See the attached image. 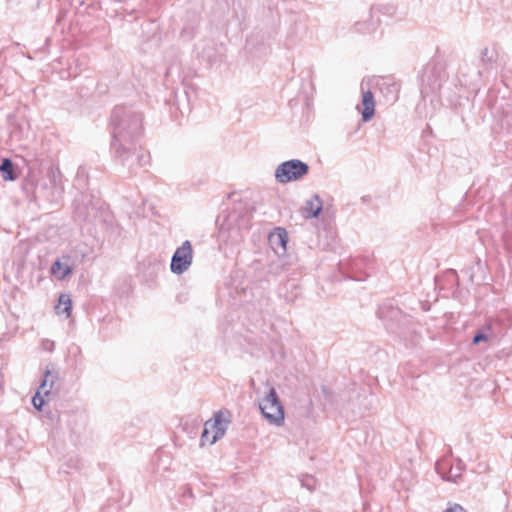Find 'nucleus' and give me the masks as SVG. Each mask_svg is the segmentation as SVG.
Segmentation results:
<instances>
[{"label":"nucleus","instance_id":"10","mask_svg":"<svg viewBox=\"0 0 512 512\" xmlns=\"http://www.w3.org/2000/svg\"><path fill=\"white\" fill-rule=\"evenodd\" d=\"M323 209V202L319 195L315 194L306 200L301 208L302 216L305 219L317 218Z\"/></svg>","mask_w":512,"mask_h":512},{"label":"nucleus","instance_id":"2","mask_svg":"<svg viewBox=\"0 0 512 512\" xmlns=\"http://www.w3.org/2000/svg\"><path fill=\"white\" fill-rule=\"evenodd\" d=\"M309 165L300 159H291L279 164L275 170V179L281 184L295 182L309 173Z\"/></svg>","mask_w":512,"mask_h":512},{"label":"nucleus","instance_id":"27","mask_svg":"<svg viewBox=\"0 0 512 512\" xmlns=\"http://www.w3.org/2000/svg\"><path fill=\"white\" fill-rule=\"evenodd\" d=\"M190 494H191L190 490L188 492H184V495H190Z\"/></svg>","mask_w":512,"mask_h":512},{"label":"nucleus","instance_id":"22","mask_svg":"<svg viewBox=\"0 0 512 512\" xmlns=\"http://www.w3.org/2000/svg\"><path fill=\"white\" fill-rule=\"evenodd\" d=\"M277 238H278V244L285 249L286 244H287V233H286V231L284 229L279 228L278 229Z\"/></svg>","mask_w":512,"mask_h":512},{"label":"nucleus","instance_id":"9","mask_svg":"<svg viewBox=\"0 0 512 512\" xmlns=\"http://www.w3.org/2000/svg\"><path fill=\"white\" fill-rule=\"evenodd\" d=\"M361 91H362V109L357 106V109L360 111L363 122H369L374 114H375V101L374 95L371 90L368 88L365 90V83H361Z\"/></svg>","mask_w":512,"mask_h":512},{"label":"nucleus","instance_id":"8","mask_svg":"<svg viewBox=\"0 0 512 512\" xmlns=\"http://www.w3.org/2000/svg\"><path fill=\"white\" fill-rule=\"evenodd\" d=\"M375 87L384 97L386 103H394L398 99L399 84L392 77L375 78Z\"/></svg>","mask_w":512,"mask_h":512},{"label":"nucleus","instance_id":"25","mask_svg":"<svg viewBox=\"0 0 512 512\" xmlns=\"http://www.w3.org/2000/svg\"><path fill=\"white\" fill-rule=\"evenodd\" d=\"M378 313H379L380 318H384V313H385L384 308H380Z\"/></svg>","mask_w":512,"mask_h":512},{"label":"nucleus","instance_id":"3","mask_svg":"<svg viewBox=\"0 0 512 512\" xmlns=\"http://www.w3.org/2000/svg\"><path fill=\"white\" fill-rule=\"evenodd\" d=\"M259 408L270 424L281 426L284 423V408L274 387L269 388L265 397L259 403Z\"/></svg>","mask_w":512,"mask_h":512},{"label":"nucleus","instance_id":"11","mask_svg":"<svg viewBox=\"0 0 512 512\" xmlns=\"http://www.w3.org/2000/svg\"><path fill=\"white\" fill-rule=\"evenodd\" d=\"M73 271L71 265V256L63 255L61 258L57 259L51 266V273L56 278L62 280L70 275Z\"/></svg>","mask_w":512,"mask_h":512},{"label":"nucleus","instance_id":"7","mask_svg":"<svg viewBox=\"0 0 512 512\" xmlns=\"http://www.w3.org/2000/svg\"><path fill=\"white\" fill-rule=\"evenodd\" d=\"M57 379V373H53L49 366H47L44 371V378L32 398V404L36 410L41 411L44 404L50 400L52 389Z\"/></svg>","mask_w":512,"mask_h":512},{"label":"nucleus","instance_id":"19","mask_svg":"<svg viewBox=\"0 0 512 512\" xmlns=\"http://www.w3.org/2000/svg\"><path fill=\"white\" fill-rule=\"evenodd\" d=\"M462 468L463 463L461 460H459L456 470H454L453 468L450 469L447 480L456 482L457 478H459L461 475L460 471L462 470Z\"/></svg>","mask_w":512,"mask_h":512},{"label":"nucleus","instance_id":"26","mask_svg":"<svg viewBox=\"0 0 512 512\" xmlns=\"http://www.w3.org/2000/svg\"><path fill=\"white\" fill-rule=\"evenodd\" d=\"M190 494H191L190 490L188 492H184V495H190Z\"/></svg>","mask_w":512,"mask_h":512},{"label":"nucleus","instance_id":"6","mask_svg":"<svg viewBox=\"0 0 512 512\" xmlns=\"http://www.w3.org/2000/svg\"><path fill=\"white\" fill-rule=\"evenodd\" d=\"M193 261V249L189 240H185L172 255L170 270L176 275H180L187 271Z\"/></svg>","mask_w":512,"mask_h":512},{"label":"nucleus","instance_id":"24","mask_svg":"<svg viewBox=\"0 0 512 512\" xmlns=\"http://www.w3.org/2000/svg\"><path fill=\"white\" fill-rule=\"evenodd\" d=\"M389 313L391 314V317L396 318L398 315H400V313H401V312H400V310H399V309H393V308H392V309L389 311Z\"/></svg>","mask_w":512,"mask_h":512},{"label":"nucleus","instance_id":"5","mask_svg":"<svg viewBox=\"0 0 512 512\" xmlns=\"http://www.w3.org/2000/svg\"><path fill=\"white\" fill-rule=\"evenodd\" d=\"M445 73L441 66L428 64L422 74L421 94L425 97L440 90Z\"/></svg>","mask_w":512,"mask_h":512},{"label":"nucleus","instance_id":"4","mask_svg":"<svg viewBox=\"0 0 512 512\" xmlns=\"http://www.w3.org/2000/svg\"><path fill=\"white\" fill-rule=\"evenodd\" d=\"M61 177L62 175L59 169H51L49 171L51 189L48 188L46 183L37 185L34 192L35 199L44 198L50 203H59L64 192Z\"/></svg>","mask_w":512,"mask_h":512},{"label":"nucleus","instance_id":"12","mask_svg":"<svg viewBox=\"0 0 512 512\" xmlns=\"http://www.w3.org/2000/svg\"><path fill=\"white\" fill-rule=\"evenodd\" d=\"M224 413L220 410L214 414V421H210V428L214 430L212 442L222 438L228 428L229 420L223 418Z\"/></svg>","mask_w":512,"mask_h":512},{"label":"nucleus","instance_id":"28","mask_svg":"<svg viewBox=\"0 0 512 512\" xmlns=\"http://www.w3.org/2000/svg\"><path fill=\"white\" fill-rule=\"evenodd\" d=\"M190 494H191L190 490L188 492H184V495H190Z\"/></svg>","mask_w":512,"mask_h":512},{"label":"nucleus","instance_id":"21","mask_svg":"<svg viewBox=\"0 0 512 512\" xmlns=\"http://www.w3.org/2000/svg\"><path fill=\"white\" fill-rule=\"evenodd\" d=\"M443 512H467V510L458 503L449 502Z\"/></svg>","mask_w":512,"mask_h":512},{"label":"nucleus","instance_id":"16","mask_svg":"<svg viewBox=\"0 0 512 512\" xmlns=\"http://www.w3.org/2000/svg\"><path fill=\"white\" fill-rule=\"evenodd\" d=\"M286 290L291 289V294L285 293L284 297L286 301L293 302L299 295L298 293V285L294 281H287L284 285Z\"/></svg>","mask_w":512,"mask_h":512},{"label":"nucleus","instance_id":"1","mask_svg":"<svg viewBox=\"0 0 512 512\" xmlns=\"http://www.w3.org/2000/svg\"><path fill=\"white\" fill-rule=\"evenodd\" d=\"M113 160L134 175L150 163V154L140 145L144 134L143 115L132 106H116L111 113Z\"/></svg>","mask_w":512,"mask_h":512},{"label":"nucleus","instance_id":"23","mask_svg":"<svg viewBox=\"0 0 512 512\" xmlns=\"http://www.w3.org/2000/svg\"><path fill=\"white\" fill-rule=\"evenodd\" d=\"M488 340V336L482 332V331H478L474 337H473V340H472V343L477 345L479 344L480 342L482 341H487Z\"/></svg>","mask_w":512,"mask_h":512},{"label":"nucleus","instance_id":"20","mask_svg":"<svg viewBox=\"0 0 512 512\" xmlns=\"http://www.w3.org/2000/svg\"><path fill=\"white\" fill-rule=\"evenodd\" d=\"M315 482L316 481L312 476H306L301 479V485L309 491H313L315 489Z\"/></svg>","mask_w":512,"mask_h":512},{"label":"nucleus","instance_id":"15","mask_svg":"<svg viewBox=\"0 0 512 512\" xmlns=\"http://www.w3.org/2000/svg\"><path fill=\"white\" fill-rule=\"evenodd\" d=\"M59 314H65L67 317L70 316L72 310V301L69 295L61 294L59 296L58 305L56 307Z\"/></svg>","mask_w":512,"mask_h":512},{"label":"nucleus","instance_id":"17","mask_svg":"<svg viewBox=\"0 0 512 512\" xmlns=\"http://www.w3.org/2000/svg\"><path fill=\"white\" fill-rule=\"evenodd\" d=\"M210 426V421H206L205 424H204V429L202 431V434H201V445H205V444H214L215 442H212L213 440V435L210 436V431H209V427Z\"/></svg>","mask_w":512,"mask_h":512},{"label":"nucleus","instance_id":"18","mask_svg":"<svg viewBox=\"0 0 512 512\" xmlns=\"http://www.w3.org/2000/svg\"><path fill=\"white\" fill-rule=\"evenodd\" d=\"M495 61L493 52H490L488 48H484L481 51V62L485 67H488Z\"/></svg>","mask_w":512,"mask_h":512},{"label":"nucleus","instance_id":"13","mask_svg":"<svg viewBox=\"0 0 512 512\" xmlns=\"http://www.w3.org/2000/svg\"><path fill=\"white\" fill-rule=\"evenodd\" d=\"M379 9L376 7H372L370 11V19L366 22H358L356 23V29L361 33H373L380 23V19L378 16Z\"/></svg>","mask_w":512,"mask_h":512},{"label":"nucleus","instance_id":"14","mask_svg":"<svg viewBox=\"0 0 512 512\" xmlns=\"http://www.w3.org/2000/svg\"><path fill=\"white\" fill-rule=\"evenodd\" d=\"M0 172L3 180L14 181L17 179V174L14 171V164L11 159L4 158L0 164Z\"/></svg>","mask_w":512,"mask_h":512}]
</instances>
